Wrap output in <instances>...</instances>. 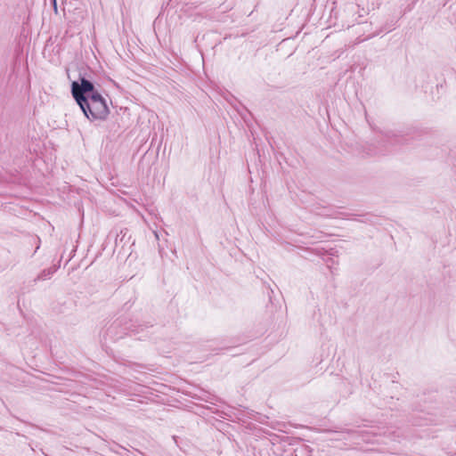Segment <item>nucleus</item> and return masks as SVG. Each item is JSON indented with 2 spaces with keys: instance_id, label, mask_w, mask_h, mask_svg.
<instances>
[{
  "instance_id": "1",
  "label": "nucleus",
  "mask_w": 456,
  "mask_h": 456,
  "mask_svg": "<svg viewBox=\"0 0 456 456\" xmlns=\"http://www.w3.org/2000/svg\"><path fill=\"white\" fill-rule=\"evenodd\" d=\"M71 94L85 117L91 122L103 121L109 117L107 100L95 88L94 84L85 77L72 82Z\"/></svg>"
},
{
  "instance_id": "2",
  "label": "nucleus",
  "mask_w": 456,
  "mask_h": 456,
  "mask_svg": "<svg viewBox=\"0 0 456 456\" xmlns=\"http://www.w3.org/2000/svg\"><path fill=\"white\" fill-rule=\"evenodd\" d=\"M58 269L57 265L51 266L43 270L37 277L35 281H45L50 278Z\"/></svg>"
},
{
  "instance_id": "3",
  "label": "nucleus",
  "mask_w": 456,
  "mask_h": 456,
  "mask_svg": "<svg viewBox=\"0 0 456 456\" xmlns=\"http://www.w3.org/2000/svg\"><path fill=\"white\" fill-rule=\"evenodd\" d=\"M335 432L336 433H346L349 436H354L357 433L356 430L350 429V428H341L340 430H336Z\"/></svg>"
},
{
  "instance_id": "4",
  "label": "nucleus",
  "mask_w": 456,
  "mask_h": 456,
  "mask_svg": "<svg viewBox=\"0 0 456 456\" xmlns=\"http://www.w3.org/2000/svg\"><path fill=\"white\" fill-rule=\"evenodd\" d=\"M120 323L119 322H114L108 330H114Z\"/></svg>"
},
{
  "instance_id": "5",
  "label": "nucleus",
  "mask_w": 456,
  "mask_h": 456,
  "mask_svg": "<svg viewBox=\"0 0 456 456\" xmlns=\"http://www.w3.org/2000/svg\"><path fill=\"white\" fill-rule=\"evenodd\" d=\"M392 136H393V137H395L396 135H395V134H390V133L387 134V137L388 139H390Z\"/></svg>"
},
{
  "instance_id": "6",
  "label": "nucleus",
  "mask_w": 456,
  "mask_h": 456,
  "mask_svg": "<svg viewBox=\"0 0 456 456\" xmlns=\"http://www.w3.org/2000/svg\"><path fill=\"white\" fill-rule=\"evenodd\" d=\"M124 330H131V327H130V326H129V327H125V328H124Z\"/></svg>"
}]
</instances>
